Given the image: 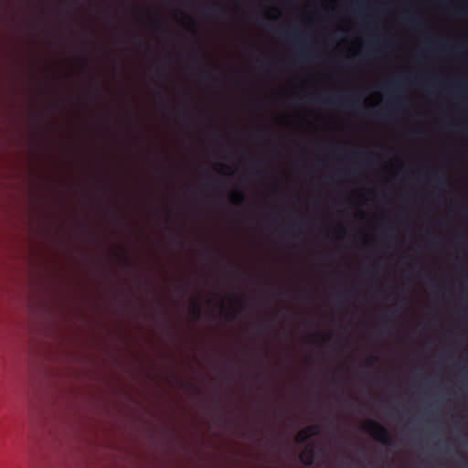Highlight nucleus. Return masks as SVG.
I'll return each mask as SVG.
<instances>
[{
	"instance_id": "f257e3e1",
	"label": "nucleus",
	"mask_w": 468,
	"mask_h": 468,
	"mask_svg": "<svg viewBox=\"0 0 468 468\" xmlns=\"http://www.w3.org/2000/svg\"><path fill=\"white\" fill-rule=\"evenodd\" d=\"M312 101L316 104H321L324 106H343L354 110L358 107L360 102L356 95H336L333 97L318 96L314 98Z\"/></svg>"
},
{
	"instance_id": "f03ea898",
	"label": "nucleus",
	"mask_w": 468,
	"mask_h": 468,
	"mask_svg": "<svg viewBox=\"0 0 468 468\" xmlns=\"http://www.w3.org/2000/svg\"><path fill=\"white\" fill-rule=\"evenodd\" d=\"M365 431L377 441L384 445L390 446L393 444V440L388 429L376 420H369L365 425Z\"/></svg>"
},
{
	"instance_id": "7ed1b4c3",
	"label": "nucleus",
	"mask_w": 468,
	"mask_h": 468,
	"mask_svg": "<svg viewBox=\"0 0 468 468\" xmlns=\"http://www.w3.org/2000/svg\"><path fill=\"white\" fill-rule=\"evenodd\" d=\"M321 432L320 425H310L299 431L295 436L297 443H304L312 436L317 435Z\"/></svg>"
},
{
	"instance_id": "20e7f679",
	"label": "nucleus",
	"mask_w": 468,
	"mask_h": 468,
	"mask_svg": "<svg viewBox=\"0 0 468 468\" xmlns=\"http://www.w3.org/2000/svg\"><path fill=\"white\" fill-rule=\"evenodd\" d=\"M314 457H315V452H314V449L313 446L306 448L299 455V459H300L301 463L306 466H312L314 464Z\"/></svg>"
},
{
	"instance_id": "39448f33",
	"label": "nucleus",
	"mask_w": 468,
	"mask_h": 468,
	"mask_svg": "<svg viewBox=\"0 0 468 468\" xmlns=\"http://www.w3.org/2000/svg\"><path fill=\"white\" fill-rule=\"evenodd\" d=\"M230 200L235 205H242L245 202V195L242 191L236 190L231 194Z\"/></svg>"
},
{
	"instance_id": "423d86ee",
	"label": "nucleus",
	"mask_w": 468,
	"mask_h": 468,
	"mask_svg": "<svg viewBox=\"0 0 468 468\" xmlns=\"http://www.w3.org/2000/svg\"><path fill=\"white\" fill-rule=\"evenodd\" d=\"M198 71H199L200 78L203 81H209V80L218 81V79L213 78L212 75L210 74V72L207 70V69L206 67H204L203 65H200L198 67Z\"/></svg>"
},
{
	"instance_id": "0eeeda50",
	"label": "nucleus",
	"mask_w": 468,
	"mask_h": 468,
	"mask_svg": "<svg viewBox=\"0 0 468 468\" xmlns=\"http://www.w3.org/2000/svg\"><path fill=\"white\" fill-rule=\"evenodd\" d=\"M429 181H433L438 185L443 186L446 183L445 176L442 173H432L428 178Z\"/></svg>"
},
{
	"instance_id": "6e6552de",
	"label": "nucleus",
	"mask_w": 468,
	"mask_h": 468,
	"mask_svg": "<svg viewBox=\"0 0 468 468\" xmlns=\"http://www.w3.org/2000/svg\"><path fill=\"white\" fill-rule=\"evenodd\" d=\"M286 37L289 40H293L296 38H303V34L298 27H292L287 30Z\"/></svg>"
},
{
	"instance_id": "1a4fd4ad",
	"label": "nucleus",
	"mask_w": 468,
	"mask_h": 468,
	"mask_svg": "<svg viewBox=\"0 0 468 468\" xmlns=\"http://www.w3.org/2000/svg\"><path fill=\"white\" fill-rule=\"evenodd\" d=\"M401 88V80H394L388 86V91L390 95L399 93Z\"/></svg>"
},
{
	"instance_id": "9d476101",
	"label": "nucleus",
	"mask_w": 468,
	"mask_h": 468,
	"mask_svg": "<svg viewBox=\"0 0 468 468\" xmlns=\"http://www.w3.org/2000/svg\"><path fill=\"white\" fill-rule=\"evenodd\" d=\"M403 18L407 23H409L412 26H415V25H418L420 23V20L419 19V17L410 12H405Z\"/></svg>"
},
{
	"instance_id": "9b49d317",
	"label": "nucleus",
	"mask_w": 468,
	"mask_h": 468,
	"mask_svg": "<svg viewBox=\"0 0 468 468\" xmlns=\"http://www.w3.org/2000/svg\"><path fill=\"white\" fill-rule=\"evenodd\" d=\"M204 14L209 16H218L219 13V7L218 5H209L203 8Z\"/></svg>"
},
{
	"instance_id": "f8f14e48",
	"label": "nucleus",
	"mask_w": 468,
	"mask_h": 468,
	"mask_svg": "<svg viewBox=\"0 0 468 468\" xmlns=\"http://www.w3.org/2000/svg\"><path fill=\"white\" fill-rule=\"evenodd\" d=\"M191 314L197 319L200 317V315H201V306H200L199 303H193V306H192V309H191Z\"/></svg>"
},
{
	"instance_id": "ddd939ff",
	"label": "nucleus",
	"mask_w": 468,
	"mask_h": 468,
	"mask_svg": "<svg viewBox=\"0 0 468 468\" xmlns=\"http://www.w3.org/2000/svg\"><path fill=\"white\" fill-rule=\"evenodd\" d=\"M401 107L400 101L397 96H392L390 100L389 109L399 110Z\"/></svg>"
},
{
	"instance_id": "4468645a",
	"label": "nucleus",
	"mask_w": 468,
	"mask_h": 468,
	"mask_svg": "<svg viewBox=\"0 0 468 468\" xmlns=\"http://www.w3.org/2000/svg\"><path fill=\"white\" fill-rule=\"evenodd\" d=\"M296 53L301 59H305L308 55L305 46L299 47L296 50Z\"/></svg>"
},
{
	"instance_id": "2eb2a0df",
	"label": "nucleus",
	"mask_w": 468,
	"mask_h": 468,
	"mask_svg": "<svg viewBox=\"0 0 468 468\" xmlns=\"http://www.w3.org/2000/svg\"><path fill=\"white\" fill-rule=\"evenodd\" d=\"M446 42L443 41V42H441L440 44H435V43H428L426 48L427 49L429 50H431V51H437L439 49V47L440 46H446Z\"/></svg>"
},
{
	"instance_id": "dca6fc26",
	"label": "nucleus",
	"mask_w": 468,
	"mask_h": 468,
	"mask_svg": "<svg viewBox=\"0 0 468 468\" xmlns=\"http://www.w3.org/2000/svg\"><path fill=\"white\" fill-rule=\"evenodd\" d=\"M376 362H377V357L376 356H369V357L367 358L366 365L367 367H373Z\"/></svg>"
},
{
	"instance_id": "f3484780",
	"label": "nucleus",
	"mask_w": 468,
	"mask_h": 468,
	"mask_svg": "<svg viewBox=\"0 0 468 468\" xmlns=\"http://www.w3.org/2000/svg\"><path fill=\"white\" fill-rule=\"evenodd\" d=\"M375 115L382 120H386L388 117V111H383L381 112L376 113Z\"/></svg>"
},
{
	"instance_id": "a211bd4d",
	"label": "nucleus",
	"mask_w": 468,
	"mask_h": 468,
	"mask_svg": "<svg viewBox=\"0 0 468 468\" xmlns=\"http://www.w3.org/2000/svg\"><path fill=\"white\" fill-rule=\"evenodd\" d=\"M345 301H346V296H345V295H343V294H339V295L337 296L336 302H337V303H338V304H342V303H345Z\"/></svg>"
},
{
	"instance_id": "6ab92c4d",
	"label": "nucleus",
	"mask_w": 468,
	"mask_h": 468,
	"mask_svg": "<svg viewBox=\"0 0 468 468\" xmlns=\"http://www.w3.org/2000/svg\"><path fill=\"white\" fill-rule=\"evenodd\" d=\"M122 263H123L124 265H126V266H128V267H131L132 262H131V261H130V259H129L128 257H126V256H125V257H122Z\"/></svg>"
},
{
	"instance_id": "aec40b11",
	"label": "nucleus",
	"mask_w": 468,
	"mask_h": 468,
	"mask_svg": "<svg viewBox=\"0 0 468 468\" xmlns=\"http://www.w3.org/2000/svg\"><path fill=\"white\" fill-rule=\"evenodd\" d=\"M154 24H155L158 27H161L162 21H161V19H160L158 16H154Z\"/></svg>"
},
{
	"instance_id": "412c9836",
	"label": "nucleus",
	"mask_w": 468,
	"mask_h": 468,
	"mask_svg": "<svg viewBox=\"0 0 468 468\" xmlns=\"http://www.w3.org/2000/svg\"><path fill=\"white\" fill-rule=\"evenodd\" d=\"M317 337H318V334L313 333L312 335H310V337H309L310 342L314 343Z\"/></svg>"
},
{
	"instance_id": "4be33fe9",
	"label": "nucleus",
	"mask_w": 468,
	"mask_h": 468,
	"mask_svg": "<svg viewBox=\"0 0 468 468\" xmlns=\"http://www.w3.org/2000/svg\"><path fill=\"white\" fill-rule=\"evenodd\" d=\"M275 31L278 35H282L284 31V27H278L275 28Z\"/></svg>"
},
{
	"instance_id": "5701e85b",
	"label": "nucleus",
	"mask_w": 468,
	"mask_h": 468,
	"mask_svg": "<svg viewBox=\"0 0 468 468\" xmlns=\"http://www.w3.org/2000/svg\"><path fill=\"white\" fill-rule=\"evenodd\" d=\"M300 224L305 225L308 223L307 219L303 217L300 218L299 221Z\"/></svg>"
},
{
	"instance_id": "b1692460",
	"label": "nucleus",
	"mask_w": 468,
	"mask_h": 468,
	"mask_svg": "<svg viewBox=\"0 0 468 468\" xmlns=\"http://www.w3.org/2000/svg\"><path fill=\"white\" fill-rule=\"evenodd\" d=\"M213 184H215V185H222V180H220V179L213 180Z\"/></svg>"
},
{
	"instance_id": "393cba45",
	"label": "nucleus",
	"mask_w": 468,
	"mask_h": 468,
	"mask_svg": "<svg viewBox=\"0 0 468 468\" xmlns=\"http://www.w3.org/2000/svg\"><path fill=\"white\" fill-rule=\"evenodd\" d=\"M395 313H391L389 315H388V319L389 320H393V318L395 317Z\"/></svg>"
},
{
	"instance_id": "a878e982",
	"label": "nucleus",
	"mask_w": 468,
	"mask_h": 468,
	"mask_svg": "<svg viewBox=\"0 0 468 468\" xmlns=\"http://www.w3.org/2000/svg\"><path fill=\"white\" fill-rule=\"evenodd\" d=\"M463 214H465V215H467V216H468V209H467L466 207H465V208H463Z\"/></svg>"
},
{
	"instance_id": "bb28decb",
	"label": "nucleus",
	"mask_w": 468,
	"mask_h": 468,
	"mask_svg": "<svg viewBox=\"0 0 468 468\" xmlns=\"http://www.w3.org/2000/svg\"><path fill=\"white\" fill-rule=\"evenodd\" d=\"M192 51H193V53H194L195 55H197V54L195 47H193V48H192Z\"/></svg>"
},
{
	"instance_id": "cd10ccee",
	"label": "nucleus",
	"mask_w": 468,
	"mask_h": 468,
	"mask_svg": "<svg viewBox=\"0 0 468 468\" xmlns=\"http://www.w3.org/2000/svg\"><path fill=\"white\" fill-rule=\"evenodd\" d=\"M219 165H220V166H222L223 168H227V169L230 170V168H229V167H228L227 165H221V164H220Z\"/></svg>"
},
{
	"instance_id": "c85d7f7f",
	"label": "nucleus",
	"mask_w": 468,
	"mask_h": 468,
	"mask_svg": "<svg viewBox=\"0 0 468 468\" xmlns=\"http://www.w3.org/2000/svg\"><path fill=\"white\" fill-rule=\"evenodd\" d=\"M409 79H410V77H408V76L403 77V80H408Z\"/></svg>"
},
{
	"instance_id": "c756f323",
	"label": "nucleus",
	"mask_w": 468,
	"mask_h": 468,
	"mask_svg": "<svg viewBox=\"0 0 468 468\" xmlns=\"http://www.w3.org/2000/svg\"><path fill=\"white\" fill-rule=\"evenodd\" d=\"M183 114L186 115V116H188V112H183Z\"/></svg>"
},
{
	"instance_id": "7c9ffc66",
	"label": "nucleus",
	"mask_w": 468,
	"mask_h": 468,
	"mask_svg": "<svg viewBox=\"0 0 468 468\" xmlns=\"http://www.w3.org/2000/svg\"><path fill=\"white\" fill-rule=\"evenodd\" d=\"M364 114H372V112H363Z\"/></svg>"
},
{
	"instance_id": "2f4dec72",
	"label": "nucleus",
	"mask_w": 468,
	"mask_h": 468,
	"mask_svg": "<svg viewBox=\"0 0 468 468\" xmlns=\"http://www.w3.org/2000/svg\"><path fill=\"white\" fill-rule=\"evenodd\" d=\"M466 8L463 9V15H466Z\"/></svg>"
},
{
	"instance_id": "473e14b6",
	"label": "nucleus",
	"mask_w": 468,
	"mask_h": 468,
	"mask_svg": "<svg viewBox=\"0 0 468 468\" xmlns=\"http://www.w3.org/2000/svg\"><path fill=\"white\" fill-rule=\"evenodd\" d=\"M191 24L195 26V21L193 19H191Z\"/></svg>"
},
{
	"instance_id": "72a5a7b5",
	"label": "nucleus",
	"mask_w": 468,
	"mask_h": 468,
	"mask_svg": "<svg viewBox=\"0 0 468 468\" xmlns=\"http://www.w3.org/2000/svg\"><path fill=\"white\" fill-rule=\"evenodd\" d=\"M356 8L359 9L360 8V5L359 4H356Z\"/></svg>"
},
{
	"instance_id": "f704fd0d",
	"label": "nucleus",
	"mask_w": 468,
	"mask_h": 468,
	"mask_svg": "<svg viewBox=\"0 0 468 468\" xmlns=\"http://www.w3.org/2000/svg\"><path fill=\"white\" fill-rule=\"evenodd\" d=\"M260 329L263 330V329H265V326H261Z\"/></svg>"
}]
</instances>
